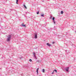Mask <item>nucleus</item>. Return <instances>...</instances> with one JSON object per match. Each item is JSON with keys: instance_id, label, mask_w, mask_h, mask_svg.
<instances>
[{"instance_id": "7", "label": "nucleus", "mask_w": 76, "mask_h": 76, "mask_svg": "<svg viewBox=\"0 0 76 76\" xmlns=\"http://www.w3.org/2000/svg\"><path fill=\"white\" fill-rule=\"evenodd\" d=\"M33 55L34 57H35V58H37V57H36V56H35V53L34 52Z\"/></svg>"}, {"instance_id": "21", "label": "nucleus", "mask_w": 76, "mask_h": 76, "mask_svg": "<svg viewBox=\"0 0 76 76\" xmlns=\"http://www.w3.org/2000/svg\"><path fill=\"white\" fill-rule=\"evenodd\" d=\"M54 71H53V72H52V74H54Z\"/></svg>"}, {"instance_id": "19", "label": "nucleus", "mask_w": 76, "mask_h": 76, "mask_svg": "<svg viewBox=\"0 0 76 76\" xmlns=\"http://www.w3.org/2000/svg\"><path fill=\"white\" fill-rule=\"evenodd\" d=\"M51 18H52V16H50V19H51Z\"/></svg>"}, {"instance_id": "28", "label": "nucleus", "mask_w": 76, "mask_h": 76, "mask_svg": "<svg viewBox=\"0 0 76 76\" xmlns=\"http://www.w3.org/2000/svg\"><path fill=\"white\" fill-rule=\"evenodd\" d=\"M75 60V59H74V60Z\"/></svg>"}, {"instance_id": "9", "label": "nucleus", "mask_w": 76, "mask_h": 76, "mask_svg": "<svg viewBox=\"0 0 76 76\" xmlns=\"http://www.w3.org/2000/svg\"><path fill=\"white\" fill-rule=\"evenodd\" d=\"M53 22L54 24H56V21H55V20H53Z\"/></svg>"}, {"instance_id": "14", "label": "nucleus", "mask_w": 76, "mask_h": 76, "mask_svg": "<svg viewBox=\"0 0 76 76\" xmlns=\"http://www.w3.org/2000/svg\"><path fill=\"white\" fill-rule=\"evenodd\" d=\"M54 19H55V18H54V17H53V18H52V20H55Z\"/></svg>"}, {"instance_id": "8", "label": "nucleus", "mask_w": 76, "mask_h": 76, "mask_svg": "<svg viewBox=\"0 0 76 76\" xmlns=\"http://www.w3.org/2000/svg\"><path fill=\"white\" fill-rule=\"evenodd\" d=\"M23 6H24V7L25 8V9H27V8L26 7V6H25V4H24L23 5Z\"/></svg>"}, {"instance_id": "2", "label": "nucleus", "mask_w": 76, "mask_h": 76, "mask_svg": "<svg viewBox=\"0 0 76 76\" xmlns=\"http://www.w3.org/2000/svg\"><path fill=\"white\" fill-rule=\"evenodd\" d=\"M65 70L66 72H69V67H68L66 68V69H65Z\"/></svg>"}, {"instance_id": "27", "label": "nucleus", "mask_w": 76, "mask_h": 76, "mask_svg": "<svg viewBox=\"0 0 76 76\" xmlns=\"http://www.w3.org/2000/svg\"><path fill=\"white\" fill-rule=\"evenodd\" d=\"M75 32L76 33V31H75Z\"/></svg>"}, {"instance_id": "25", "label": "nucleus", "mask_w": 76, "mask_h": 76, "mask_svg": "<svg viewBox=\"0 0 76 76\" xmlns=\"http://www.w3.org/2000/svg\"><path fill=\"white\" fill-rule=\"evenodd\" d=\"M42 1V2H44V1Z\"/></svg>"}, {"instance_id": "24", "label": "nucleus", "mask_w": 76, "mask_h": 76, "mask_svg": "<svg viewBox=\"0 0 76 76\" xmlns=\"http://www.w3.org/2000/svg\"><path fill=\"white\" fill-rule=\"evenodd\" d=\"M60 56H63V55H61Z\"/></svg>"}, {"instance_id": "6", "label": "nucleus", "mask_w": 76, "mask_h": 76, "mask_svg": "<svg viewBox=\"0 0 76 76\" xmlns=\"http://www.w3.org/2000/svg\"><path fill=\"white\" fill-rule=\"evenodd\" d=\"M38 70H39V68H38L37 69V70L36 71V72H37V75H38Z\"/></svg>"}, {"instance_id": "15", "label": "nucleus", "mask_w": 76, "mask_h": 76, "mask_svg": "<svg viewBox=\"0 0 76 76\" xmlns=\"http://www.w3.org/2000/svg\"><path fill=\"white\" fill-rule=\"evenodd\" d=\"M29 61H30L31 62H32V60L31 59H30L29 60Z\"/></svg>"}, {"instance_id": "17", "label": "nucleus", "mask_w": 76, "mask_h": 76, "mask_svg": "<svg viewBox=\"0 0 76 76\" xmlns=\"http://www.w3.org/2000/svg\"><path fill=\"white\" fill-rule=\"evenodd\" d=\"M39 11H38L37 12V15H38V14H39Z\"/></svg>"}, {"instance_id": "23", "label": "nucleus", "mask_w": 76, "mask_h": 76, "mask_svg": "<svg viewBox=\"0 0 76 76\" xmlns=\"http://www.w3.org/2000/svg\"><path fill=\"white\" fill-rule=\"evenodd\" d=\"M58 37H59L60 36V35H58Z\"/></svg>"}, {"instance_id": "29", "label": "nucleus", "mask_w": 76, "mask_h": 76, "mask_svg": "<svg viewBox=\"0 0 76 76\" xmlns=\"http://www.w3.org/2000/svg\"><path fill=\"white\" fill-rule=\"evenodd\" d=\"M75 60V59H74V60Z\"/></svg>"}, {"instance_id": "5", "label": "nucleus", "mask_w": 76, "mask_h": 76, "mask_svg": "<svg viewBox=\"0 0 76 76\" xmlns=\"http://www.w3.org/2000/svg\"><path fill=\"white\" fill-rule=\"evenodd\" d=\"M21 26H23V27H26V25H24L23 23H22Z\"/></svg>"}, {"instance_id": "22", "label": "nucleus", "mask_w": 76, "mask_h": 76, "mask_svg": "<svg viewBox=\"0 0 76 76\" xmlns=\"http://www.w3.org/2000/svg\"><path fill=\"white\" fill-rule=\"evenodd\" d=\"M52 44H54V42H52Z\"/></svg>"}, {"instance_id": "11", "label": "nucleus", "mask_w": 76, "mask_h": 76, "mask_svg": "<svg viewBox=\"0 0 76 76\" xmlns=\"http://www.w3.org/2000/svg\"><path fill=\"white\" fill-rule=\"evenodd\" d=\"M54 72H56V73H57V70L56 69H54V70H53Z\"/></svg>"}, {"instance_id": "1", "label": "nucleus", "mask_w": 76, "mask_h": 76, "mask_svg": "<svg viewBox=\"0 0 76 76\" xmlns=\"http://www.w3.org/2000/svg\"><path fill=\"white\" fill-rule=\"evenodd\" d=\"M11 35H9L7 38V42H9L10 41V39H11Z\"/></svg>"}, {"instance_id": "4", "label": "nucleus", "mask_w": 76, "mask_h": 76, "mask_svg": "<svg viewBox=\"0 0 76 76\" xmlns=\"http://www.w3.org/2000/svg\"><path fill=\"white\" fill-rule=\"evenodd\" d=\"M47 45H48V47H51V46H52L51 45L48 43H47Z\"/></svg>"}, {"instance_id": "13", "label": "nucleus", "mask_w": 76, "mask_h": 76, "mask_svg": "<svg viewBox=\"0 0 76 76\" xmlns=\"http://www.w3.org/2000/svg\"><path fill=\"white\" fill-rule=\"evenodd\" d=\"M64 13V12H63V11H61V14H63Z\"/></svg>"}, {"instance_id": "16", "label": "nucleus", "mask_w": 76, "mask_h": 76, "mask_svg": "<svg viewBox=\"0 0 76 76\" xmlns=\"http://www.w3.org/2000/svg\"><path fill=\"white\" fill-rule=\"evenodd\" d=\"M41 16H42V17H44V14L41 15Z\"/></svg>"}, {"instance_id": "20", "label": "nucleus", "mask_w": 76, "mask_h": 76, "mask_svg": "<svg viewBox=\"0 0 76 76\" xmlns=\"http://www.w3.org/2000/svg\"><path fill=\"white\" fill-rule=\"evenodd\" d=\"M22 58H23V57H22L20 58V59H22Z\"/></svg>"}, {"instance_id": "26", "label": "nucleus", "mask_w": 76, "mask_h": 76, "mask_svg": "<svg viewBox=\"0 0 76 76\" xmlns=\"http://www.w3.org/2000/svg\"><path fill=\"white\" fill-rule=\"evenodd\" d=\"M67 34V33H66V34Z\"/></svg>"}, {"instance_id": "12", "label": "nucleus", "mask_w": 76, "mask_h": 76, "mask_svg": "<svg viewBox=\"0 0 76 76\" xmlns=\"http://www.w3.org/2000/svg\"><path fill=\"white\" fill-rule=\"evenodd\" d=\"M18 1H19V0H16V4H18Z\"/></svg>"}, {"instance_id": "18", "label": "nucleus", "mask_w": 76, "mask_h": 76, "mask_svg": "<svg viewBox=\"0 0 76 76\" xmlns=\"http://www.w3.org/2000/svg\"><path fill=\"white\" fill-rule=\"evenodd\" d=\"M37 62H38V63H39V60H37Z\"/></svg>"}, {"instance_id": "10", "label": "nucleus", "mask_w": 76, "mask_h": 76, "mask_svg": "<svg viewBox=\"0 0 76 76\" xmlns=\"http://www.w3.org/2000/svg\"><path fill=\"white\" fill-rule=\"evenodd\" d=\"M42 72H43V73H44V72H45V69H42Z\"/></svg>"}, {"instance_id": "3", "label": "nucleus", "mask_w": 76, "mask_h": 76, "mask_svg": "<svg viewBox=\"0 0 76 76\" xmlns=\"http://www.w3.org/2000/svg\"><path fill=\"white\" fill-rule=\"evenodd\" d=\"M34 38L35 39H37V33H35V35L34 36Z\"/></svg>"}]
</instances>
